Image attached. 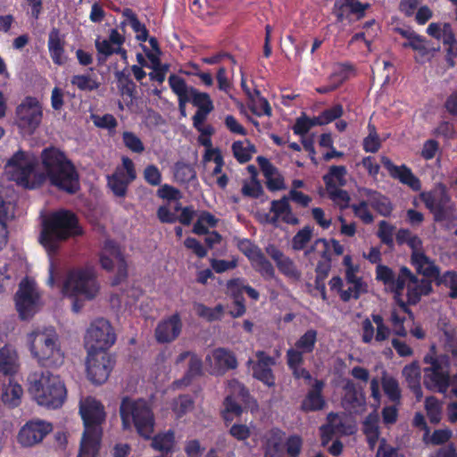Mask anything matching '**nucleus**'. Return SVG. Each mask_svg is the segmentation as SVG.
<instances>
[{
    "label": "nucleus",
    "mask_w": 457,
    "mask_h": 457,
    "mask_svg": "<svg viewBox=\"0 0 457 457\" xmlns=\"http://www.w3.org/2000/svg\"><path fill=\"white\" fill-rule=\"evenodd\" d=\"M19 367V355L15 348L11 345L0 348V372L12 375L18 371Z\"/></svg>",
    "instance_id": "nucleus-30"
},
{
    "label": "nucleus",
    "mask_w": 457,
    "mask_h": 457,
    "mask_svg": "<svg viewBox=\"0 0 457 457\" xmlns=\"http://www.w3.org/2000/svg\"><path fill=\"white\" fill-rule=\"evenodd\" d=\"M194 310L197 316L207 321L220 320L225 311L223 305L221 304H218L214 308H210L203 303H195Z\"/></svg>",
    "instance_id": "nucleus-41"
},
{
    "label": "nucleus",
    "mask_w": 457,
    "mask_h": 457,
    "mask_svg": "<svg viewBox=\"0 0 457 457\" xmlns=\"http://www.w3.org/2000/svg\"><path fill=\"white\" fill-rule=\"evenodd\" d=\"M182 322L179 314L160 321L155 328V338L159 343H170L174 341L180 334Z\"/></svg>",
    "instance_id": "nucleus-27"
},
{
    "label": "nucleus",
    "mask_w": 457,
    "mask_h": 457,
    "mask_svg": "<svg viewBox=\"0 0 457 457\" xmlns=\"http://www.w3.org/2000/svg\"><path fill=\"white\" fill-rule=\"evenodd\" d=\"M395 228L386 220H382L378 224V237L381 242L392 245L394 242V234Z\"/></svg>",
    "instance_id": "nucleus-59"
},
{
    "label": "nucleus",
    "mask_w": 457,
    "mask_h": 457,
    "mask_svg": "<svg viewBox=\"0 0 457 457\" xmlns=\"http://www.w3.org/2000/svg\"><path fill=\"white\" fill-rule=\"evenodd\" d=\"M363 431L367 436L368 442L373 448L378 439V414H370L363 423Z\"/></svg>",
    "instance_id": "nucleus-42"
},
{
    "label": "nucleus",
    "mask_w": 457,
    "mask_h": 457,
    "mask_svg": "<svg viewBox=\"0 0 457 457\" xmlns=\"http://www.w3.org/2000/svg\"><path fill=\"white\" fill-rule=\"evenodd\" d=\"M348 288L341 291V298L348 301L351 298L357 299L361 294L367 292V285L362 279L354 280V282H347Z\"/></svg>",
    "instance_id": "nucleus-52"
},
{
    "label": "nucleus",
    "mask_w": 457,
    "mask_h": 457,
    "mask_svg": "<svg viewBox=\"0 0 457 457\" xmlns=\"http://www.w3.org/2000/svg\"><path fill=\"white\" fill-rule=\"evenodd\" d=\"M169 84L172 91L179 97V108L181 110L184 109L186 103L190 101L191 90L195 88L187 87L186 81L177 75H170L169 77Z\"/></svg>",
    "instance_id": "nucleus-32"
},
{
    "label": "nucleus",
    "mask_w": 457,
    "mask_h": 457,
    "mask_svg": "<svg viewBox=\"0 0 457 457\" xmlns=\"http://www.w3.org/2000/svg\"><path fill=\"white\" fill-rule=\"evenodd\" d=\"M16 124L26 134H33L43 120V106L32 96L25 97L17 106Z\"/></svg>",
    "instance_id": "nucleus-12"
},
{
    "label": "nucleus",
    "mask_w": 457,
    "mask_h": 457,
    "mask_svg": "<svg viewBox=\"0 0 457 457\" xmlns=\"http://www.w3.org/2000/svg\"><path fill=\"white\" fill-rule=\"evenodd\" d=\"M190 101L197 107V110L212 112L213 104L207 93L199 92L197 89L191 90Z\"/></svg>",
    "instance_id": "nucleus-51"
},
{
    "label": "nucleus",
    "mask_w": 457,
    "mask_h": 457,
    "mask_svg": "<svg viewBox=\"0 0 457 457\" xmlns=\"http://www.w3.org/2000/svg\"><path fill=\"white\" fill-rule=\"evenodd\" d=\"M133 162L129 157L122 158V165L117 167L112 175L108 176V187L114 195L124 197L128 186L136 179Z\"/></svg>",
    "instance_id": "nucleus-18"
},
{
    "label": "nucleus",
    "mask_w": 457,
    "mask_h": 457,
    "mask_svg": "<svg viewBox=\"0 0 457 457\" xmlns=\"http://www.w3.org/2000/svg\"><path fill=\"white\" fill-rule=\"evenodd\" d=\"M427 366L423 372V384L432 391L445 394L450 387L449 363L445 356L437 355L432 346L429 353L424 357Z\"/></svg>",
    "instance_id": "nucleus-8"
},
{
    "label": "nucleus",
    "mask_w": 457,
    "mask_h": 457,
    "mask_svg": "<svg viewBox=\"0 0 457 457\" xmlns=\"http://www.w3.org/2000/svg\"><path fill=\"white\" fill-rule=\"evenodd\" d=\"M411 261L419 272L428 278H438V268L435 265L433 261L424 253V252L420 253H416L415 255H411Z\"/></svg>",
    "instance_id": "nucleus-33"
},
{
    "label": "nucleus",
    "mask_w": 457,
    "mask_h": 457,
    "mask_svg": "<svg viewBox=\"0 0 457 457\" xmlns=\"http://www.w3.org/2000/svg\"><path fill=\"white\" fill-rule=\"evenodd\" d=\"M370 204L383 216L389 215L392 211L389 200L377 192L370 194Z\"/></svg>",
    "instance_id": "nucleus-54"
},
{
    "label": "nucleus",
    "mask_w": 457,
    "mask_h": 457,
    "mask_svg": "<svg viewBox=\"0 0 457 457\" xmlns=\"http://www.w3.org/2000/svg\"><path fill=\"white\" fill-rule=\"evenodd\" d=\"M403 47H411L418 53L419 56H415L417 62H421V58L428 54V47L426 40L417 33L403 43Z\"/></svg>",
    "instance_id": "nucleus-47"
},
{
    "label": "nucleus",
    "mask_w": 457,
    "mask_h": 457,
    "mask_svg": "<svg viewBox=\"0 0 457 457\" xmlns=\"http://www.w3.org/2000/svg\"><path fill=\"white\" fill-rule=\"evenodd\" d=\"M71 82L83 91H92L99 87V83L89 75H75L71 78Z\"/></svg>",
    "instance_id": "nucleus-55"
},
{
    "label": "nucleus",
    "mask_w": 457,
    "mask_h": 457,
    "mask_svg": "<svg viewBox=\"0 0 457 457\" xmlns=\"http://www.w3.org/2000/svg\"><path fill=\"white\" fill-rule=\"evenodd\" d=\"M79 413L84 422L78 457H98L103 435L102 423L105 420L103 404L93 397L80 401Z\"/></svg>",
    "instance_id": "nucleus-1"
},
{
    "label": "nucleus",
    "mask_w": 457,
    "mask_h": 457,
    "mask_svg": "<svg viewBox=\"0 0 457 457\" xmlns=\"http://www.w3.org/2000/svg\"><path fill=\"white\" fill-rule=\"evenodd\" d=\"M235 158L241 163L250 161L256 152L255 146L249 140L236 141L232 145Z\"/></svg>",
    "instance_id": "nucleus-38"
},
{
    "label": "nucleus",
    "mask_w": 457,
    "mask_h": 457,
    "mask_svg": "<svg viewBox=\"0 0 457 457\" xmlns=\"http://www.w3.org/2000/svg\"><path fill=\"white\" fill-rule=\"evenodd\" d=\"M354 430L355 426L347 415L329 413L328 424L321 428L322 445H327L332 435H351Z\"/></svg>",
    "instance_id": "nucleus-21"
},
{
    "label": "nucleus",
    "mask_w": 457,
    "mask_h": 457,
    "mask_svg": "<svg viewBox=\"0 0 457 457\" xmlns=\"http://www.w3.org/2000/svg\"><path fill=\"white\" fill-rule=\"evenodd\" d=\"M317 342V331L314 329L307 330L299 339L295 342V347L289 350L296 351L301 356L304 353H312Z\"/></svg>",
    "instance_id": "nucleus-36"
},
{
    "label": "nucleus",
    "mask_w": 457,
    "mask_h": 457,
    "mask_svg": "<svg viewBox=\"0 0 457 457\" xmlns=\"http://www.w3.org/2000/svg\"><path fill=\"white\" fill-rule=\"evenodd\" d=\"M284 442V433L278 429L271 430L267 436L266 456L274 457L281 449Z\"/></svg>",
    "instance_id": "nucleus-43"
},
{
    "label": "nucleus",
    "mask_w": 457,
    "mask_h": 457,
    "mask_svg": "<svg viewBox=\"0 0 457 457\" xmlns=\"http://www.w3.org/2000/svg\"><path fill=\"white\" fill-rule=\"evenodd\" d=\"M369 135L363 139V148L367 153H376L381 146L380 138L373 124L368 125Z\"/></svg>",
    "instance_id": "nucleus-53"
},
{
    "label": "nucleus",
    "mask_w": 457,
    "mask_h": 457,
    "mask_svg": "<svg viewBox=\"0 0 457 457\" xmlns=\"http://www.w3.org/2000/svg\"><path fill=\"white\" fill-rule=\"evenodd\" d=\"M23 390L21 386L12 379H9L3 388L2 400L9 406H17L21 399Z\"/></svg>",
    "instance_id": "nucleus-35"
},
{
    "label": "nucleus",
    "mask_w": 457,
    "mask_h": 457,
    "mask_svg": "<svg viewBox=\"0 0 457 457\" xmlns=\"http://www.w3.org/2000/svg\"><path fill=\"white\" fill-rule=\"evenodd\" d=\"M313 237V228L305 226L301 228L292 238L291 245L295 251L303 250L312 241Z\"/></svg>",
    "instance_id": "nucleus-48"
},
{
    "label": "nucleus",
    "mask_w": 457,
    "mask_h": 457,
    "mask_svg": "<svg viewBox=\"0 0 457 457\" xmlns=\"http://www.w3.org/2000/svg\"><path fill=\"white\" fill-rule=\"evenodd\" d=\"M425 410L431 423H438L442 418L443 403L435 396L427 397Z\"/></svg>",
    "instance_id": "nucleus-45"
},
{
    "label": "nucleus",
    "mask_w": 457,
    "mask_h": 457,
    "mask_svg": "<svg viewBox=\"0 0 457 457\" xmlns=\"http://www.w3.org/2000/svg\"><path fill=\"white\" fill-rule=\"evenodd\" d=\"M31 355L42 365L60 366L64 360L57 333L53 328L36 329L27 335Z\"/></svg>",
    "instance_id": "nucleus-5"
},
{
    "label": "nucleus",
    "mask_w": 457,
    "mask_h": 457,
    "mask_svg": "<svg viewBox=\"0 0 457 457\" xmlns=\"http://www.w3.org/2000/svg\"><path fill=\"white\" fill-rule=\"evenodd\" d=\"M212 373L221 375L228 370L236 369L237 361L235 354L227 349L217 348L212 351L205 358Z\"/></svg>",
    "instance_id": "nucleus-23"
},
{
    "label": "nucleus",
    "mask_w": 457,
    "mask_h": 457,
    "mask_svg": "<svg viewBox=\"0 0 457 457\" xmlns=\"http://www.w3.org/2000/svg\"><path fill=\"white\" fill-rule=\"evenodd\" d=\"M115 340L116 335L110 322L98 319L87 328L84 344L87 352H107Z\"/></svg>",
    "instance_id": "nucleus-10"
},
{
    "label": "nucleus",
    "mask_w": 457,
    "mask_h": 457,
    "mask_svg": "<svg viewBox=\"0 0 457 457\" xmlns=\"http://www.w3.org/2000/svg\"><path fill=\"white\" fill-rule=\"evenodd\" d=\"M402 374L408 386L411 389L417 400L420 401L423 395L420 385L421 373L420 365L417 362H411L403 369Z\"/></svg>",
    "instance_id": "nucleus-31"
},
{
    "label": "nucleus",
    "mask_w": 457,
    "mask_h": 457,
    "mask_svg": "<svg viewBox=\"0 0 457 457\" xmlns=\"http://www.w3.org/2000/svg\"><path fill=\"white\" fill-rule=\"evenodd\" d=\"M381 383L385 394L389 397L391 401L396 402L400 400L401 390L399 384L395 378L384 372L381 378Z\"/></svg>",
    "instance_id": "nucleus-46"
},
{
    "label": "nucleus",
    "mask_w": 457,
    "mask_h": 457,
    "mask_svg": "<svg viewBox=\"0 0 457 457\" xmlns=\"http://www.w3.org/2000/svg\"><path fill=\"white\" fill-rule=\"evenodd\" d=\"M37 158L29 153L17 151L6 162L5 172L17 184L25 187H32L34 183L30 178L35 171Z\"/></svg>",
    "instance_id": "nucleus-9"
},
{
    "label": "nucleus",
    "mask_w": 457,
    "mask_h": 457,
    "mask_svg": "<svg viewBox=\"0 0 457 457\" xmlns=\"http://www.w3.org/2000/svg\"><path fill=\"white\" fill-rule=\"evenodd\" d=\"M390 335L391 329L379 314H372L370 319L366 318L361 321V337L364 344L382 345L389 339Z\"/></svg>",
    "instance_id": "nucleus-16"
},
{
    "label": "nucleus",
    "mask_w": 457,
    "mask_h": 457,
    "mask_svg": "<svg viewBox=\"0 0 457 457\" xmlns=\"http://www.w3.org/2000/svg\"><path fill=\"white\" fill-rule=\"evenodd\" d=\"M343 114V108L340 104H337L330 109L321 112L316 118V124L324 125L331 122L332 120L339 118Z\"/></svg>",
    "instance_id": "nucleus-60"
},
{
    "label": "nucleus",
    "mask_w": 457,
    "mask_h": 457,
    "mask_svg": "<svg viewBox=\"0 0 457 457\" xmlns=\"http://www.w3.org/2000/svg\"><path fill=\"white\" fill-rule=\"evenodd\" d=\"M329 198L340 208L345 209L349 206L350 195L349 194L339 187H331L327 189Z\"/></svg>",
    "instance_id": "nucleus-56"
},
{
    "label": "nucleus",
    "mask_w": 457,
    "mask_h": 457,
    "mask_svg": "<svg viewBox=\"0 0 457 457\" xmlns=\"http://www.w3.org/2000/svg\"><path fill=\"white\" fill-rule=\"evenodd\" d=\"M120 414L124 429H130L134 426L140 436L151 438L154 429V415L145 401L123 398Z\"/></svg>",
    "instance_id": "nucleus-6"
},
{
    "label": "nucleus",
    "mask_w": 457,
    "mask_h": 457,
    "mask_svg": "<svg viewBox=\"0 0 457 457\" xmlns=\"http://www.w3.org/2000/svg\"><path fill=\"white\" fill-rule=\"evenodd\" d=\"M342 406L353 413H362L366 408L363 389L352 381H346L343 386Z\"/></svg>",
    "instance_id": "nucleus-22"
},
{
    "label": "nucleus",
    "mask_w": 457,
    "mask_h": 457,
    "mask_svg": "<svg viewBox=\"0 0 457 457\" xmlns=\"http://www.w3.org/2000/svg\"><path fill=\"white\" fill-rule=\"evenodd\" d=\"M364 10L365 6L358 0H345L344 4L341 5L340 12L337 14V18L339 21H342L344 14L347 12L361 15Z\"/></svg>",
    "instance_id": "nucleus-62"
},
{
    "label": "nucleus",
    "mask_w": 457,
    "mask_h": 457,
    "mask_svg": "<svg viewBox=\"0 0 457 457\" xmlns=\"http://www.w3.org/2000/svg\"><path fill=\"white\" fill-rule=\"evenodd\" d=\"M228 395L241 402H245L248 397V392L245 386L237 380H230L228 383Z\"/></svg>",
    "instance_id": "nucleus-63"
},
{
    "label": "nucleus",
    "mask_w": 457,
    "mask_h": 457,
    "mask_svg": "<svg viewBox=\"0 0 457 457\" xmlns=\"http://www.w3.org/2000/svg\"><path fill=\"white\" fill-rule=\"evenodd\" d=\"M152 447L162 453L170 452L175 445V436L171 430L159 433L152 439Z\"/></svg>",
    "instance_id": "nucleus-39"
},
{
    "label": "nucleus",
    "mask_w": 457,
    "mask_h": 457,
    "mask_svg": "<svg viewBox=\"0 0 457 457\" xmlns=\"http://www.w3.org/2000/svg\"><path fill=\"white\" fill-rule=\"evenodd\" d=\"M259 217L262 222L274 225L278 221L291 225H297L299 223V219L294 214L289 204V198L287 196L272 201L270 213H259Z\"/></svg>",
    "instance_id": "nucleus-19"
},
{
    "label": "nucleus",
    "mask_w": 457,
    "mask_h": 457,
    "mask_svg": "<svg viewBox=\"0 0 457 457\" xmlns=\"http://www.w3.org/2000/svg\"><path fill=\"white\" fill-rule=\"evenodd\" d=\"M346 169L344 166H332L329 173L324 176L326 188L338 187L346 183Z\"/></svg>",
    "instance_id": "nucleus-40"
},
{
    "label": "nucleus",
    "mask_w": 457,
    "mask_h": 457,
    "mask_svg": "<svg viewBox=\"0 0 457 457\" xmlns=\"http://www.w3.org/2000/svg\"><path fill=\"white\" fill-rule=\"evenodd\" d=\"M82 234L83 230L75 214L70 211L59 210L45 220L40 243L48 253H54L58 249L60 242Z\"/></svg>",
    "instance_id": "nucleus-3"
},
{
    "label": "nucleus",
    "mask_w": 457,
    "mask_h": 457,
    "mask_svg": "<svg viewBox=\"0 0 457 457\" xmlns=\"http://www.w3.org/2000/svg\"><path fill=\"white\" fill-rule=\"evenodd\" d=\"M421 199L434 213L436 220H444L449 217L452 205L443 191L424 193L421 195Z\"/></svg>",
    "instance_id": "nucleus-24"
},
{
    "label": "nucleus",
    "mask_w": 457,
    "mask_h": 457,
    "mask_svg": "<svg viewBox=\"0 0 457 457\" xmlns=\"http://www.w3.org/2000/svg\"><path fill=\"white\" fill-rule=\"evenodd\" d=\"M186 361H187L188 363V376H195L201 372L202 361L195 354L190 352L182 353L177 357L176 364H179Z\"/></svg>",
    "instance_id": "nucleus-50"
},
{
    "label": "nucleus",
    "mask_w": 457,
    "mask_h": 457,
    "mask_svg": "<svg viewBox=\"0 0 457 457\" xmlns=\"http://www.w3.org/2000/svg\"><path fill=\"white\" fill-rule=\"evenodd\" d=\"M329 244L328 240L318 238L311 245L308 249L305 250L304 255L310 260H313L315 255H318L324 259L326 262H328V257L327 254Z\"/></svg>",
    "instance_id": "nucleus-49"
},
{
    "label": "nucleus",
    "mask_w": 457,
    "mask_h": 457,
    "mask_svg": "<svg viewBox=\"0 0 457 457\" xmlns=\"http://www.w3.org/2000/svg\"><path fill=\"white\" fill-rule=\"evenodd\" d=\"M404 287L407 289L408 303L415 304L422 295L429 294L431 283L428 278L419 279L407 268H402L395 282V295H402Z\"/></svg>",
    "instance_id": "nucleus-14"
},
{
    "label": "nucleus",
    "mask_w": 457,
    "mask_h": 457,
    "mask_svg": "<svg viewBox=\"0 0 457 457\" xmlns=\"http://www.w3.org/2000/svg\"><path fill=\"white\" fill-rule=\"evenodd\" d=\"M96 276V270L93 266L77 270L69 275L62 286V292L69 297L93 300L100 292Z\"/></svg>",
    "instance_id": "nucleus-7"
},
{
    "label": "nucleus",
    "mask_w": 457,
    "mask_h": 457,
    "mask_svg": "<svg viewBox=\"0 0 457 457\" xmlns=\"http://www.w3.org/2000/svg\"><path fill=\"white\" fill-rule=\"evenodd\" d=\"M41 296L35 281L26 278L20 283L15 295V305L23 320L32 317L41 306Z\"/></svg>",
    "instance_id": "nucleus-13"
},
{
    "label": "nucleus",
    "mask_w": 457,
    "mask_h": 457,
    "mask_svg": "<svg viewBox=\"0 0 457 457\" xmlns=\"http://www.w3.org/2000/svg\"><path fill=\"white\" fill-rule=\"evenodd\" d=\"M452 436V431L447 428L437 429L428 436V432L424 436V441L428 444L441 445L447 442Z\"/></svg>",
    "instance_id": "nucleus-61"
},
{
    "label": "nucleus",
    "mask_w": 457,
    "mask_h": 457,
    "mask_svg": "<svg viewBox=\"0 0 457 457\" xmlns=\"http://www.w3.org/2000/svg\"><path fill=\"white\" fill-rule=\"evenodd\" d=\"M253 269L259 272L265 279L276 278L275 268L271 262L261 252L251 261Z\"/></svg>",
    "instance_id": "nucleus-37"
},
{
    "label": "nucleus",
    "mask_w": 457,
    "mask_h": 457,
    "mask_svg": "<svg viewBox=\"0 0 457 457\" xmlns=\"http://www.w3.org/2000/svg\"><path fill=\"white\" fill-rule=\"evenodd\" d=\"M324 383L321 380L315 379L312 388L307 393L302 402V409L304 411H316L324 408L325 400L321 395Z\"/></svg>",
    "instance_id": "nucleus-29"
},
{
    "label": "nucleus",
    "mask_w": 457,
    "mask_h": 457,
    "mask_svg": "<svg viewBox=\"0 0 457 457\" xmlns=\"http://www.w3.org/2000/svg\"><path fill=\"white\" fill-rule=\"evenodd\" d=\"M87 376L96 385L104 383L113 368L114 360L108 352H87Z\"/></svg>",
    "instance_id": "nucleus-15"
},
{
    "label": "nucleus",
    "mask_w": 457,
    "mask_h": 457,
    "mask_svg": "<svg viewBox=\"0 0 457 457\" xmlns=\"http://www.w3.org/2000/svg\"><path fill=\"white\" fill-rule=\"evenodd\" d=\"M29 391L40 405L58 408L64 401L66 389L63 382L48 370L34 371L28 377Z\"/></svg>",
    "instance_id": "nucleus-4"
},
{
    "label": "nucleus",
    "mask_w": 457,
    "mask_h": 457,
    "mask_svg": "<svg viewBox=\"0 0 457 457\" xmlns=\"http://www.w3.org/2000/svg\"><path fill=\"white\" fill-rule=\"evenodd\" d=\"M125 145L132 152L140 154L144 152L145 146L140 138L132 132H124L122 135Z\"/></svg>",
    "instance_id": "nucleus-64"
},
{
    "label": "nucleus",
    "mask_w": 457,
    "mask_h": 457,
    "mask_svg": "<svg viewBox=\"0 0 457 457\" xmlns=\"http://www.w3.org/2000/svg\"><path fill=\"white\" fill-rule=\"evenodd\" d=\"M255 359H250L247 361V365L252 368L253 378L270 387L274 386L275 377L272 372V367L276 363L275 359L263 351H257L255 353Z\"/></svg>",
    "instance_id": "nucleus-20"
},
{
    "label": "nucleus",
    "mask_w": 457,
    "mask_h": 457,
    "mask_svg": "<svg viewBox=\"0 0 457 457\" xmlns=\"http://www.w3.org/2000/svg\"><path fill=\"white\" fill-rule=\"evenodd\" d=\"M287 365L292 370L294 376L296 378H304L305 380L311 381L312 377L309 371L302 367L303 362V356L296 351L287 350Z\"/></svg>",
    "instance_id": "nucleus-34"
},
{
    "label": "nucleus",
    "mask_w": 457,
    "mask_h": 457,
    "mask_svg": "<svg viewBox=\"0 0 457 457\" xmlns=\"http://www.w3.org/2000/svg\"><path fill=\"white\" fill-rule=\"evenodd\" d=\"M380 161L393 179H398L401 183L410 187L414 191L420 190V181L412 173L410 168L405 165L397 166L386 156H381Z\"/></svg>",
    "instance_id": "nucleus-26"
},
{
    "label": "nucleus",
    "mask_w": 457,
    "mask_h": 457,
    "mask_svg": "<svg viewBox=\"0 0 457 457\" xmlns=\"http://www.w3.org/2000/svg\"><path fill=\"white\" fill-rule=\"evenodd\" d=\"M53 430L51 423L33 420L25 423L18 432L17 442L22 447H32L41 443Z\"/></svg>",
    "instance_id": "nucleus-17"
},
{
    "label": "nucleus",
    "mask_w": 457,
    "mask_h": 457,
    "mask_svg": "<svg viewBox=\"0 0 457 457\" xmlns=\"http://www.w3.org/2000/svg\"><path fill=\"white\" fill-rule=\"evenodd\" d=\"M266 253L275 262L278 270L287 278L297 281L301 278V271L297 269L295 262L274 245H268L265 247Z\"/></svg>",
    "instance_id": "nucleus-25"
},
{
    "label": "nucleus",
    "mask_w": 457,
    "mask_h": 457,
    "mask_svg": "<svg viewBox=\"0 0 457 457\" xmlns=\"http://www.w3.org/2000/svg\"><path fill=\"white\" fill-rule=\"evenodd\" d=\"M257 95L256 98L252 97V103H251V110L253 112L258 116L262 115H271V107L268 101L259 96V92H255Z\"/></svg>",
    "instance_id": "nucleus-57"
},
{
    "label": "nucleus",
    "mask_w": 457,
    "mask_h": 457,
    "mask_svg": "<svg viewBox=\"0 0 457 457\" xmlns=\"http://www.w3.org/2000/svg\"><path fill=\"white\" fill-rule=\"evenodd\" d=\"M101 267L116 273L113 283L119 284L128 274V264L120 246L111 239H105L99 253Z\"/></svg>",
    "instance_id": "nucleus-11"
},
{
    "label": "nucleus",
    "mask_w": 457,
    "mask_h": 457,
    "mask_svg": "<svg viewBox=\"0 0 457 457\" xmlns=\"http://www.w3.org/2000/svg\"><path fill=\"white\" fill-rule=\"evenodd\" d=\"M41 163L44 176L52 186L68 193H74L79 187V175L71 162L54 147L42 151Z\"/></svg>",
    "instance_id": "nucleus-2"
},
{
    "label": "nucleus",
    "mask_w": 457,
    "mask_h": 457,
    "mask_svg": "<svg viewBox=\"0 0 457 457\" xmlns=\"http://www.w3.org/2000/svg\"><path fill=\"white\" fill-rule=\"evenodd\" d=\"M239 403H242L239 399H235L231 396L226 397L224 402V418L226 420H231L234 416H240L242 408Z\"/></svg>",
    "instance_id": "nucleus-58"
},
{
    "label": "nucleus",
    "mask_w": 457,
    "mask_h": 457,
    "mask_svg": "<svg viewBox=\"0 0 457 457\" xmlns=\"http://www.w3.org/2000/svg\"><path fill=\"white\" fill-rule=\"evenodd\" d=\"M218 219L208 212H202L196 222L194 225L193 232L197 235H204L208 233L210 228L216 227Z\"/></svg>",
    "instance_id": "nucleus-44"
},
{
    "label": "nucleus",
    "mask_w": 457,
    "mask_h": 457,
    "mask_svg": "<svg viewBox=\"0 0 457 457\" xmlns=\"http://www.w3.org/2000/svg\"><path fill=\"white\" fill-rule=\"evenodd\" d=\"M64 46V37L57 29H53L48 35L47 47L49 54L56 65H63L68 60Z\"/></svg>",
    "instance_id": "nucleus-28"
}]
</instances>
